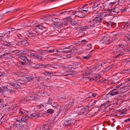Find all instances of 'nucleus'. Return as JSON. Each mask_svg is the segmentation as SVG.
<instances>
[{
  "instance_id": "obj_1",
  "label": "nucleus",
  "mask_w": 130,
  "mask_h": 130,
  "mask_svg": "<svg viewBox=\"0 0 130 130\" xmlns=\"http://www.w3.org/2000/svg\"><path fill=\"white\" fill-rule=\"evenodd\" d=\"M106 15V13L105 12L100 13L99 15L95 17L94 19L88 22L89 23V26L92 28L97 26L102 22V17H105Z\"/></svg>"
},
{
  "instance_id": "obj_2",
  "label": "nucleus",
  "mask_w": 130,
  "mask_h": 130,
  "mask_svg": "<svg viewBox=\"0 0 130 130\" xmlns=\"http://www.w3.org/2000/svg\"><path fill=\"white\" fill-rule=\"evenodd\" d=\"M100 41L103 43L105 42L106 44L110 43L113 42L116 40L115 38L109 39V36L106 34H102L101 35Z\"/></svg>"
},
{
  "instance_id": "obj_3",
  "label": "nucleus",
  "mask_w": 130,
  "mask_h": 130,
  "mask_svg": "<svg viewBox=\"0 0 130 130\" xmlns=\"http://www.w3.org/2000/svg\"><path fill=\"white\" fill-rule=\"evenodd\" d=\"M89 108V106L88 105L85 107L81 106L78 107L76 111V113L80 115H84L88 113V112Z\"/></svg>"
},
{
  "instance_id": "obj_4",
  "label": "nucleus",
  "mask_w": 130,
  "mask_h": 130,
  "mask_svg": "<svg viewBox=\"0 0 130 130\" xmlns=\"http://www.w3.org/2000/svg\"><path fill=\"white\" fill-rule=\"evenodd\" d=\"M35 30V29L32 28L29 30L27 32L28 36L29 37H30L31 39L34 40H35L37 36L38 35L37 33H38Z\"/></svg>"
},
{
  "instance_id": "obj_5",
  "label": "nucleus",
  "mask_w": 130,
  "mask_h": 130,
  "mask_svg": "<svg viewBox=\"0 0 130 130\" xmlns=\"http://www.w3.org/2000/svg\"><path fill=\"white\" fill-rule=\"evenodd\" d=\"M68 117H66V118L67 119L66 120L63 124V125L65 126H67L69 125H74L75 122V120L73 119L67 118Z\"/></svg>"
},
{
  "instance_id": "obj_6",
  "label": "nucleus",
  "mask_w": 130,
  "mask_h": 130,
  "mask_svg": "<svg viewBox=\"0 0 130 130\" xmlns=\"http://www.w3.org/2000/svg\"><path fill=\"white\" fill-rule=\"evenodd\" d=\"M121 49L119 48L118 49L117 48V50L112 53V54L115 55L113 57L114 58H116L119 57L124 55L125 53L121 52Z\"/></svg>"
},
{
  "instance_id": "obj_7",
  "label": "nucleus",
  "mask_w": 130,
  "mask_h": 130,
  "mask_svg": "<svg viewBox=\"0 0 130 130\" xmlns=\"http://www.w3.org/2000/svg\"><path fill=\"white\" fill-rule=\"evenodd\" d=\"M82 12L86 15H87L89 14V12L88 11V10L90 8L89 5L86 4L84 5L82 8Z\"/></svg>"
},
{
  "instance_id": "obj_8",
  "label": "nucleus",
  "mask_w": 130,
  "mask_h": 130,
  "mask_svg": "<svg viewBox=\"0 0 130 130\" xmlns=\"http://www.w3.org/2000/svg\"><path fill=\"white\" fill-rule=\"evenodd\" d=\"M70 23L73 27L76 28V29H77L78 27L80 26L79 21L77 20H72L71 19Z\"/></svg>"
},
{
  "instance_id": "obj_9",
  "label": "nucleus",
  "mask_w": 130,
  "mask_h": 130,
  "mask_svg": "<svg viewBox=\"0 0 130 130\" xmlns=\"http://www.w3.org/2000/svg\"><path fill=\"white\" fill-rule=\"evenodd\" d=\"M74 101L73 100L71 101L68 104H66L64 107V110L65 111H67L68 110L72 107L74 104Z\"/></svg>"
},
{
  "instance_id": "obj_10",
  "label": "nucleus",
  "mask_w": 130,
  "mask_h": 130,
  "mask_svg": "<svg viewBox=\"0 0 130 130\" xmlns=\"http://www.w3.org/2000/svg\"><path fill=\"white\" fill-rule=\"evenodd\" d=\"M130 89V85H127L124 87H122L120 89H118V90L120 91V92L121 93H123L126 92Z\"/></svg>"
},
{
  "instance_id": "obj_11",
  "label": "nucleus",
  "mask_w": 130,
  "mask_h": 130,
  "mask_svg": "<svg viewBox=\"0 0 130 130\" xmlns=\"http://www.w3.org/2000/svg\"><path fill=\"white\" fill-rule=\"evenodd\" d=\"M36 29V30L40 31L43 30L46 27L44 26L43 24L37 25H35Z\"/></svg>"
},
{
  "instance_id": "obj_12",
  "label": "nucleus",
  "mask_w": 130,
  "mask_h": 130,
  "mask_svg": "<svg viewBox=\"0 0 130 130\" xmlns=\"http://www.w3.org/2000/svg\"><path fill=\"white\" fill-rule=\"evenodd\" d=\"M61 112V111L59 110H57L55 111L54 115V118L55 119H58L61 116L60 114Z\"/></svg>"
},
{
  "instance_id": "obj_13",
  "label": "nucleus",
  "mask_w": 130,
  "mask_h": 130,
  "mask_svg": "<svg viewBox=\"0 0 130 130\" xmlns=\"http://www.w3.org/2000/svg\"><path fill=\"white\" fill-rule=\"evenodd\" d=\"M30 55L31 57H33L35 59H38L40 60H41L43 58L41 56L36 54L35 53H31Z\"/></svg>"
},
{
  "instance_id": "obj_14",
  "label": "nucleus",
  "mask_w": 130,
  "mask_h": 130,
  "mask_svg": "<svg viewBox=\"0 0 130 130\" xmlns=\"http://www.w3.org/2000/svg\"><path fill=\"white\" fill-rule=\"evenodd\" d=\"M38 53L41 56H43L46 55L47 54V51L46 50H38Z\"/></svg>"
},
{
  "instance_id": "obj_15",
  "label": "nucleus",
  "mask_w": 130,
  "mask_h": 130,
  "mask_svg": "<svg viewBox=\"0 0 130 130\" xmlns=\"http://www.w3.org/2000/svg\"><path fill=\"white\" fill-rule=\"evenodd\" d=\"M49 128L48 125H43L37 127L36 130H48Z\"/></svg>"
},
{
  "instance_id": "obj_16",
  "label": "nucleus",
  "mask_w": 130,
  "mask_h": 130,
  "mask_svg": "<svg viewBox=\"0 0 130 130\" xmlns=\"http://www.w3.org/2000/svg\"><path fill=\"white\" fill-rule=\"evenodd\" d=\"M71 18L69 17L68 18L64 19L63 20L64 21L62 22V26H67L69 22L70 23Z\"/></svg>"
},
{
  "instance_id": "obj_17",
  "label": "nucleus",
  "mask_w": 130,
  "mask_h": 130,
  "mask_svg": "<svg viewBox=\"0 0 130 130\" xmlns=\"http://www.w3.org/2000/svg\"><path fill=\"white\" fill-rule=\"evenodd\" d=\"M19 113H21V115L22 116H24L26 117H28V116L27 115L28 113V112L26 110L23 109H21L19 110Z\"/></svg>"
},
{
  "instance_id": "obj_18",
  "label": "nucleus",
  "mask_w": 130,
  "mask_h": 130,
  "mask_svg": "<svg viewBox=\"0 0 130 130\" xmlns=\"http://www.w3.org/2000/svg\"><path fill=\"white\" fill-rule=\"evenodd\" d=\"M118 90V89H117L114 88L111 91L109 92V94L111 96L115 95L119 93V91H117Z\"/></svg>"
},
{
  "instance_id": "obj_19",
  "label": "nucleus",
  "mask_w": 130,
  "mask_h": 130,
  "mask_svg": "<svg viewBox=\"0 0 130 130\" xmlns=\"http://www.w3.org/2000/svg\"><path fill=\"white\" fill-rule=\"evenodd\" d=\"M31 51V50H29L27 48H26L24 49V50H22V51H19V53L21 54H22V55H23L24 54H26L27 53H31L30 51Z\"/></svg>"
},
{
  "instance_id": "obj_20",
  "label": "nucleus",
  "mask_w": 130,
  "mask_h": 130,
  "mask_svg": "<svg viewBox=\"0 0 130 130\" xmlns=\"http://www.w3.org/2000/svg\"><path fill=\"white\" fill-rule=\"evenodd\" d=\"M42 116L41 115V113H39L36 114L35 113H33L30 115V117L31 118H33L34 119L38 118L40 117H41Z\"/></svg>"
},
{
  "instance_id": "obj_21",
  "label": "nucleus",
  "mask_w": 130,
  "mask_h": 130,
  "mask_svg": "<svg viewBox=\"0 0 130 130\" xmlns=\"http://www.w3.org/2000/svg\"><path fill=\"white\" fill-rule=\"evenodd\" d=\"M91 27H90L89 26H85L84 27H79V26L78 27V28H79V31H83L87 29H90Z\"/></svg>"
},
{
  "instance_id": "obj_22",
  "label": "nucleus",
  "mask_w": 130,
  "mask_h": 130,
  "mask_svg": "<svg viewBox=\"0 0 130 130\" xmlns=\"http://www.w3.org/2000/svg\"><path fill=\"white\" fill-rule=\"evenodd\" d=\"M54 25L55 26L54 28L55 29H56V28L59 29L61 26H62V23L59 22L58 23H55L54 24Z\"/></svg>"
},
{
  "instance_id": "obj_23",
  "label": "nucleus",
  "mask_w": 130,
  "mask_h": 130,
  "mask_svg": "<svg viewBox=\"0 0 130 130\" xmlns=\"http://www.w3.org/2000/svg\"><path fill=\"white\" fill-rule=\"evenodd\" d=\"M31 125V123L29 122L27 123H26L25 124L22 125V127L24 129L26 130H27L30 127Z\"/></svg>"
},
{
  "instance_id": "obj_24",
  "label": "nucleus",
  "mask_w": 130,
  "mask_h": 130,
  "mask_svg": "<svg viewBox=\"0 0 130 130\" xmlns=\"http://www.w3.org/2000/svg\"><path fill=\"white\" fill-rule=\"evenodd\" d=\"M114 24V23H112L111 21H110L107 23L106 25L109 29H110L111 28H113Z\"/></svg>"
},
{
  "instance_id": "obj_25",
  "label": "nucleus",
  "mask_w": 130,
  "mask_h": 130,
  "mask_svg": "<svg viewBox=\"0 0 130 130\" xmlns=\"http://www.w3.org/2000/svg\"><path fill=\"white\" fill-rule=\"evenodd\" d=\"M18 29H15L14 28H11V31H8L6 33V34H8L7 35V37H8L9 36V35L10 34V32H12V31H14L13 32H16V31H17V30H18Z\"/></svg>"
},
{
  "instance_id": "obj_26",
  "label": "nucleus",
  "mask_w": 130,
  "mask_h": 130,
  "mask_svg": "<svg viewBox=\"0 0 130 130\" xmlns=\"http://www.w3.org/2000/svg\"><path fill=\"white\" fill-rule=\"evenodd\" d=\"M51 67V65L49 64H41L39 65V68H47L50 67Z\"/></svg>"
},
{
  "instance_id": "obj_27",
  "label": "nucleus",
  "mask_w": 130,
  "mask_h": 130,
  "mask_svg": "<svg viewBox=\"0 0 130 130\" xmlns=\"http://www.w3.org/2000/svg\"><path fill=\"white\" fill-rule=\"evenodd\" d=\"M96 102V100H94L93 101H91L89 102V104L87 105L88 106H89V108H91L90 107L94 105Z\"/></svg>"
},
{
  "instance_id": "obj_28",
  "label": "nucleus",
  "mask_w": 130,
  "mask_h": 130,
  "mask_svg": "<svg viewBox=\"0 0 130 130\" xmlns=\"http://www.w3.org/2000/svg\"><path fill=\"white\" fill-rule=\"evenodd\" d=\"M119 11V8L118 7H116L113 10V13L114 15H117Z\"/></svg>"
},
{
  "instance_id": "obj_29",
  "label": "nucleus",
  "mask_w": 130,
  "mask_h": 130,
  "mask_svg": "<svg viewBox=\"0 0 130 130\" xmlns=\"http://www.w3.org/2000/svg\"><path fill=\"white\" fill-rule=\"evenodd\" d=\"M70 48L71 47L70 46H69L67 47H64L63 48V50L66 49H69V50H66L65 51H66V52L67 53H72V51L71 49H70Z\"/></svg>"
},
{
  "instance_id": "obj_30",
  "label": "nucleus",
  "mask_w": 130,
  "mask_h": 130,
  "mask_svg": "<svg viewBox=\"0 0 130 130\" xmlns=\"http://www.w3.org/2000/svg\"><path fill=\"white\" fill-rule=\"evenodd\" d=\"M11 85L17 88H21V85L19 83H12Z\"/></svg>"
},
{
  "instance_id": "obj_31",
  "label": "nucleus",
  "mask_w": 130,
  "mask_h": 130,
  "mask_svg": "<svg viewBox=\"0 0 130 130\" xmlns=\"http://www.w3.org/2000/svg\"><path fill=\"white\" fill-rule=\"evenodd\" d=\"M87 95L89 96V97H88V98H90L91 97V96H92L93 97H95L97 95V94L95 93H92L91 92H90L89 93H88V94Z\"/></svg>"
},
{
  "instance_id": "obj_32",
  "label": "nucleus",
  "mask_w": 130,
  "mask_h": 130,
  "mask_svg": "<svg viewBox=\"0 0 130 130\" xmlns=\"http://www.w3.org/2000/svg\"><path fill=\"white\" fill-rule=\"evenodd\" d=\"M113 67V66L112 65H111L109 66H108L107 68H104L103 70V72H104L105 71H107L109 70L111 68Z\"/></svg>"
},
{
  "instance_id": "obj_33",
  "label": "nucleus",
  "mask_w": 130,
  "mask_h": 130,
  "mask_svg": "<svg viewBox=\"0 0 130 130\" xmlns=\"http://www.w3.org/2000/svg\"><path fill=\"white\" fill-rule=\"evenodd\" d=\"M6 87H2L0 88V95H3V93L5 91L4 89Z\"/></svg>"
},
{
  "instance_id": "obj_34",
  "label": "nucleus",
  "mask_w": 130,
  "mask_h": 130,
  "mask_svg": "<svg viewBox=\"0 0 130 130\" xmlns=\"http://www.w3.org/2000/svg\"><path fill=\"white\" fill-rule=\"evenodd\" d=\"M20 57L22 59L21 60L26 61V60L27 59V57L23 55H20Z\"/></svg>"
},
{
  "instance_id": "obj_35",
  "label": "nucleus",
  "mask_w": 130,
  "mask_h": 130,
  "mask_svg": "<svg viewBox=\"0 0 130 130\" xmlns=\"http://www.w3.org/2000/svg\"><path fill=\"white\" fill-rule=\"evenodd\" d=\"M20 125L19 124L16 122H14L13 125L14 127H15L14 128H16V129L20 126Z\"/></svg>"
},
{
  "instance_id": "obj_36",
  "label": "nucleus",
  "mask_w": 130,
  "mask_h": 130,
  "mask_svg": "<svg viewBox=\"0 0 130 130\" xmlns=\"http://www.w3.org/2000/svg\"><path fill=\"white\" fill-rule=\"evenodd\" d=\"M22 117L21 118V122H25V121L27 120V119H28V117H26L25 116H22Z\"/></svg>"
},
{
  "instance_id": "obj_37",
  "label": "nucleus",
  "mask_w": 130,
  "mask_h": 130,
  "mask_svg": "<svg viewBox=\"0 0 130 130\" xmlns=\"http://www.w3.org/2000/svg\"><path fill=\"white\" fill-rule=\"evenodd\" d=\"M52 21L55 23H58L60 21V20L55 18H52L51 19Z\"/></svg>"
},
{
  "instance_id": "obj_38",
  "label": "nucleus",
  "mask_w": 130,
  "mask_h": 130,
  "mask_svg": "<svg viewBox=\"0 0 130 130\" xmlns=\"http://www.w3.org/2000/svg\"><path fill=\"white\" fill-rule=\"evenodd\" d=\"M85 48L86 50H89L91 49L92 47V45L91 44H86Z\"/></svg>"
},
{
  "instance_id": "obj_39",
  "label": "nucleus",
  "mask_w": 130,
  "mask_h": 130,
  "mask_svg": "<svg viewBox=\"0 0 130 130\" xmlns=\"http://www.w3.org/2000/svg\"><path fill=\"white\" fill-rule=\"evenodd\" d=\"M29 100L31 101L35 100H36L37 99L32 95L29 96L28 97Z\"/></svg>"
},
{
  "instance_id": "obj_40",
  "label": "nucleus",
  "mask_w": 130,
  "mask_h": 130,
  "mask_svg": "<svg viewBox=\"0 0 130 130\" xmlns=\"http://www.w3.org/2000/svg\"><path fill=\"white\" fill-rule=\"evenodd\" d=\"M22 44L25 45V46H27L29 45V44L27 43V40H24L21 42Z\"/></svg>"
},
{
  "instance_id": "obj_41",
  "label": "nucleus",
  "mask_w": 130,
  "mask_h": 130,
  "mask_svg": "<svg viewBox=\"0 0 130 130\" xmlns=\"http://www.w3.org/2000/svg\"><path fill=\"white\" fill-rule=\"evenodd\" d=\"M68 96L67 95H61L60 97V98L62 99H64L65 100H67L68 99Z\"/></svg>"
},
{
  "instance_id": "obj_42",
  "label": "nucleus",
  "mask_w": 130,
  "mask_h": 130,
  "mask_svg": "<svg viewBox=\"0 0 130 130\" xmlns=\"http://www.w3.org/2000/svg\"><path fill=\"white\" fill-rule=\"evenodd\" d=\"M99 5V4H97V3H94V5L92 6V8L96 9H97Z\"/></svg>"
},
{
  "instance_id": "obj_43",
  "label": "nucleus",
  "mask_w": 130,
  "mask_h": 130,
  "mask_svg": "<svg viewBox=\"0 0 130 130\" xmlns=\"http://www.w3.org/2000/svg\"><path fill=\"white\" fill-rule=\"evenodd\" d=\"M91 55V54H90V53H89V54L87 56H85L83 57V59H85L86 60L90 58Z\"/></svg>"
},
{
  "instance_id": "obj_44",
  "label": "nucleus",
  "mask_w": 130,
  "mask_h": 130,
  "mask_svg": "<svg viewBox=\"0 0 130 130\" xmlns=\"http://www.w3.org/2000/svg\"><path fill=\"white\" fill-rule=\"evenodd\" d=\"M85 33L81 31H79L78 34L77 35L78 37H82L84 34Z\"/></svg>"
},
{
  "instance_id": "obj_45",
  "label": "nucleus",
  "mask_w": 130,
  "mask_h": 130,
  "mask_svg": "<svg viewBox=\"0 0 130 130\" xmlns=\"http://www.w3.org/2000/svg\"><path fill=\"white\" fill-rule=\"evenodd\" d=\"M121 72L123 74H129L128 70V69L127 70H121Z\"/></svg>"
},
{
  "instance_id": "obj_46",
  "label": "nucleus",
  "mask_w": 130,
  "mask_h": 130,
  "mask_svg": "<svg viewBox=\"0 0 130 130\" xmlns=\"http://www.w3.org/2000/svg\"><path fill=\"white\" fill-rule=\"evenodd\" d=\"M47 113L50 114L53 113L54 112V110L52 109H49L47 110Z\"/></svg>"
},
{
  "instance_id": "obj_47",
  "label": "nucleus",
  "mask_w": 130,
  "mask_h": 130,
  "mask_svg": "<svg viewBox=\"0 0 130 130\" xmlns=\"http://www.w3.org/2000/svg\"><path fill=\"white\" fill-rule=\"evenodd\" d=\"M110 101L109 100L107 101V102H105L104 103L102 104L100 106V107H101L102 106H107L108 104H109Z\"/></svg>"
},
{
  "instance_id": "obj_48",
  "label": "nucleus",
  "mask_w": 130,
  "mask_h": 130,
  "mask_svg": "<svg viewBox=\"0 0 130 130\" xmlns=\"http://www.w3.org/2000/svg\"><path fill=\"white\" fill-rule=\"evenodd\" d=\"M3 44L4 45L6 46H10L11 45V42H4Z\"/></svg>"
},
{
  "instance_id": "obj_49",
  "label": "nucleus",
  "mask_w": 130,
  "mask_h": 130,
  "mask_svg": "<svg viewBox=\"0 0 130 130\" xmlns=\"http://www.w3.org/2000/svg\"><path fill=\"white\" fill-rule=\"evenodd\" d=\"M55 1V0H45L43 2H42V4L44 3V4H45L46 3H47L48 2L50 3H51Z\"/></svg>"
},
{
  "instance_id": "obj_50",
  "label": "nucleus",
  "mask_w": 130,
  "mask_h": 130,
  "mask_svg": "<svg viewBox=\"0 0 130 130\" xmlns=\"http://www.w3.org/2000/svg\"><path fill=\"white\" fill-rule=\"evenodd\" d=\"M69 76H73V75H74V72L73 71H69Z\"/></svg>"
},
{
  "instance_id": "obj_51",
  "label": "nucleus",
  "mask_w": 130,
  "mask_h": 130,
  "mask_svg": "<svg viewBox=\"0 0 130 130\" xmlns=\"http://www.w3.org/2000/svg\"><path fill=\"white\" fill-rule=\"evenodd\" d=\"M7 89L8 91L11 93H13L15 92L14 90L13 89L10 88H8Z\"/></svg>"
},
{
  "instance_id": "obj_52",
  "label": "nucleus",
  "mask_w": 130,
  "mask_h": 130,
  "mask_svg": "<svg viewBox=\"0 0 130 130\" xmlns=\"http://www.w3.org/2000/svg\"><path fill=\"white\" fill-rule=\"evenodd\" d=\"M26 78L27 80H28V81H31L34 78V77L33 76H29L28 77H27Z\"/></svg>"
},
{
  "instance_id": "obj_53",
  "label": "nucleus",
  "mask_w": 130,
  "mask_h": 130,
  "mask_svg": "<svg viewBox=\"0 0 130 130\" xmlns=\"http://www.w3.org/2000/svg\"><path fill=\"white\" fill-rule=\"evenodd\" d=\"M69 11H64L61 12L59 13L60 14H62L63 15H65L66 14H68Z\"/></svg>"
},
{
  "instance_id": "obj_54",
  "label": "nucleus",
  "mask_w": 130,
  "mask_h": 130,
  "mask_svg": "<svg viewBox=\"0 0 130 130\" xmlns=\"http://www.w3.org/2000/svg\"><path fill=\"white\" fill-rule=\"evenodd\" d=\"M52 103V99L49 98L46 103L47 104L50 105Z\"/></svg>"
},
{
  "instance_id": "obj_55",
  "label": "nucleus",
  "mask_w": 130,
  "mask_h": 130,
  "mask_svg": "<svg viewBox=\"0 0 130 130\" xmlns=\"http://www.w3.org/2000/svg\"><path fill=\"white\" fill-rule=\"evenodd\" d=\"M10 54V53H5L4 54H3L2 55H1V56H2V57L3 56V57H6V56L7 55H9Z\"/></svg>"
},
{
  "instance_id": "obj_56",
  "label": "nucleus",
  "mask_w": 130,
  "mask_h": 130,
  "mask_svg": "<svg viewBox=\"0 0 130 130\" xmlns=\"http://www.w3.org/2000/svg\"><path fill=\"white\" fill-rule=\"evenodd\" d=\"M127 9L126 7L124 8L123 9H121V12L122 13L123 12H127Z\"/></svg>"
},
{
  "instance_id": "obj_57",
  "label": "nucleus",
  "mask_w": 130,
  "mask_h": 130,
  "mask_svg": "<svg viewBox=\"0 0 130 130\" xmlns=\"http://www.w3.org/2000/svg\"><path fill=\"white\" fill-rule=\"evenodd\" d=\"M69 71L65 72L63 73V75L64 76H69Z\"/></svg>"
},
{
  "instance_id": "obj_58",
  "label": "nucleus",
  "mask_w": 130,
  "mask_h": 130,
  "mask_svg": "<svg viewBox=\"0 0 130 130\" xmlns=\"http://www.w3.org/2000/svg\"><path fill=\"white\" fill-rule=\"evenodd\" d=\"M124 45L122 44H120L118 46V47L117 48L118 49L119 48H120L122 50H123V48L124 47Z\"/></svg>"
},
{
  "instance_id": "obj_59",
  "label": "nucleus",
  "mask_w": 130,
  "mask_h": 130,
  "mask_svg": "<svg viewBox=\"0 0 130 130\" xmlns=\"http://www.w3.org/2000/svg\"><path fill=\"white\" fill-rule=\"evenodd\" d=\"M18 83H19L21 85L22 84H24L25 82L24 81L22 80H20L18 81Z\"/></svg>"
},
{
  "instance_id": "obj_60",
  "label": "nucleus",
  "mask_w": 130,
  "mask_h": 130,
  "mask_svg": "<svg viewBox=\"0 0 130 130\" xmlns=\"http://www.w3.org/2000/svg\"><path fill=\"white\" fill-rule=\"evenodd\" d=\"M46 73L47 75H50V76H51L52 75H53V72L51 73L49 72H46Z\"/></svg>"
},
{
  "instance_id": "obj_61",
  "label": "nucleus",
  "mask_w": 130,
  "mask_h": 130,
  "mask_svg": "<svg viewBox=\"0 0 130 130\" xmlns=\"http://www.w3.org/2000/svg\"><path fill=\"white\" fill-rule=\"evenodd\" d=\"M20 62H21L22 64V65L24 66H26V61L21 60V61H20Z\"/></svg>"
},
{
  "instance_id": "obj_62",
  "label": "nucleus",
  "mask_w": 130,
  "mask_h": 130,
  "mask_svg": "<svg viewBox=\"0 0 130 130\" xmlns=\"http://www.w3.org/2000/svg\"><path fill=\"white\" fill-rule=\"evenodd\" d=\"M101 75L98 74H97L95 76V78H100V77H101Z\"/></svg>"
},
{
  "instance_id": "obj_63",
  "label": "nucleus",
  "mask_w": 130,
  "mask_h": 130,
  "mask_svg": "<svg viewBox=\"0 0 130 130\" xmlns=\"http://www.w3.org/2000/svg\"><path fill=\"white\" fill-rule=\"evenodd\" d=\"M122 85H118L116 87H115L114 88H115V89H117L119 88H121L122 87H121V86H122Z\"/></svg>"
},
{
  "instance_id": "obj_64",
  "label": "nucleus",
  "mask_w": 130,
  "mask_h": 130,
  "mask_svg": "<svg viewBox=\"0 0 130 130\" xmlns=\"http://www.w3.org/2000/svg\"><path fill=\"white\" fill-rule=\"evenodd\" d=\"M107 11H108L109 14L113 13V10H112L111 9L107 10Z\"/></svg>"
}]
</instances>
